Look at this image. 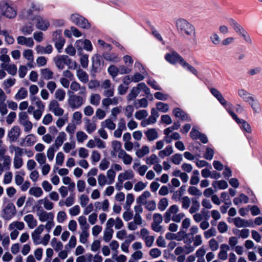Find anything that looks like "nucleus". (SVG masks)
Here are the masks:
<instances>
[{"instance_id":"13","label":"nucleus","mask_w":262,"mask_h":262,"mask_svg":"<svg viewBox=\"0 0 262 262\" xmlns=\"http://www.w3.org/2000/svg\"><path fill=\"white\" fill-rule=\"evenodd\" d=\"M93 69L96 72L100 71L103 67V61L102 57L99 55H95L92 58Z\"/></svg>"},{"instance_id":"32","label":"nucleus","mask_w":262,"mask_h":262,"mask_svg":"<svg viewBox=\"0 0 262 262\" xmlns=\"http://www.w3.org/2000/svg\"><path fill=\"white\" fill-rule=\"evenodd\" d=\"M145 134L149 141H152L158 138V133L155 128L148 129Z\"/></svg>"},{"instance_id":"12","label":"nucleus","mask_w":262,"mask_h":262,"mask_svg":"<svg viewBox=\"0 0 262 262\" xmlns=\"http://www.w3.org/2000/svg\"><path fill=\"white\" fill-rule=\"evenodd\" d=\"M53 40L55 41V45L57 49L60 52L65 42V40L61 35L60 31H56L53 33Z\"/></svg>"},{"instance_id":"50","label":"nucleus","mask_w":262,"mask_h":262,"mask_svg":"<svg viewBox=\"0 0 262 262\" xmlns=\"http://www.w3.org/2000/svg\"><path fill=\"white\" fill-rule=\"evenodd\" d=\"M39 203H42L43 204L44 208L47 210H51L54 207V204L51 202L47 198L39 200Z\"/></svg>"},{"instance_id":"61","label":"nucleus","mask_w":262,"mask_h":262,"mask_svg":"<svg viewBox=\"0 0 262 262\" xmlns=\"http://www.w3.org/2000/svg\"><path fill=\"white\" fill-rule=\"evenodd\" d=\"M139 93L140 92L138 90L137 87H134L127 95V100L128 101L133 100L134 99L136 98L137 96H138Z\"/></svg>"},{"instance_id":"52","label":"nucleus","mask_w":262,"mask_h":262,"mask_svg":"<svg viewBox=\"0 0 262 262\" xmlns=\"http://www.w3.org/2000/svg\"><path fill=\"white\" fill-rule=\"evenodd\" d=\"M212 186L214 188H216V187L217 186V187L219 189H225L228 186L227 182L226 181H225V180H221V181H213L212 182Z\"/></svg>"},{"instance_id":"15","label":"nucleus","mask_w":262,"mask_h":262,"mask_svg":"<svg viewBox=\"0 0 262 262\" xmlns=\"http://www.w3.org/2000/svg\"><path fill=\"white\" fill-rule=\"evenodd\" d=\"M44 230L43 225H40L31 234V237L35 245L40 244V234Z\"/></svg>"},{"instance_id":"28","label":"nucleus","mask_w":262,"mask_h":262,"mask_svg":"<svg viewBox=\"0 0 262 262\" xmlns=\"http://www.w3.org/2000/svg\"><path fill=\"white\" fill-rule=\"evenodd\" d=\"M181 56L179 55L177 52H172L171 53H167L166 54L165 59L171 64H176L179 61Z\"/></svg>"},{"instance_id":"35","label":"nucleus","mask_w":262,"mask_h":262,"mask_svg":"<svg viewBox=\"0 0 262 262\" xmlns=\"http://www.w3.org/2000/svg\"><path fill=\"white\" fill-rule=\"evenodd\" d=\"M148 102L146 98H142L140 99H137L134 101V106L136 108H139L141 107L145 108L148 106Z\"/></svg>"},{"instance_id":"31","label":"nucleus","mask_w":262,"mask_h":262,"mask_svg":"<svg viewBox=\"0 0 262 262\" xmlns=\"http://www.w3.org/2000/svg\"><path fill=\"white\" fill-rule=\"evenodd\" d=\"M101 126L102 128H106L111 130H113L116 128V124L111 118H108L101 123Z\"/></svg>"},{"instance_id":"29","label":"nucleus","mask_w":262,"mask_h":262,"mask_svg":"<svg viewBox=\"0 0 262 262\" xmlns=\"http://www.w3.org/2000/svg\"><path fill=\"white\" fill-rule=\"evenodd\" d=\"M53 51L52 46L50 45H47L46 47H43L40 45L36 47V51L38 54H49Z\"/></svg>"},{"instance_id":"54","label":"nucleus","mask_w":262,"mask_h":262,"mask_svg":"<svg viewBox=\"0 0 262 262\" xmlns=\"http://www.w3.org/2000/svg\"><path fill=\"white\" fill-rule=\"evenodd\" d=\"M159 159L157 156L155 154H152L150 156L146 157V163L147 165H155L159 163Z\"/></svg>"},{"instance_id":"63","label":"nucleus","mask_w":262,"mask_h":262,"mask_svg":"<svg viewBox=\"0 0 262 262\" xmlns=\"http://www.w3.org/2000/svg\"><path fill=\"white\" fill-rule=\"evenodd\" d=\"M237 123L241 124V127L245 132L250 133L252 132V129L249 124L243 119H241L239 122H238Z\"/></svg>"},{"instance_id":"48","label":"nucleus","mask_w":262,"mask_h":262,"mask_svg":"<svg viewBox=\"0 0 262 262\" xmlns=\"http://www.w3.org/2000/svg\"><path fill=\"white\" fill-rule=\"evenodd\" d=\"M96 124L94 122H91L88 119H86L85 128L89 134H92L96 129Z\"/></svg>"},{"instance_id":"37","label":"nucleus","mask_w":262,"mask_h":262,"mask_svg":"<svg viewBox=\"0 0 262 262\" xmlns=\"http://www.w3.org/2000/svg\"><path fill=\"white\" fill-rule=\"evenodd\" d=\"M238 95L246 102H248L252 100L253 97L244 89H240L238 91Z\"/></svg>"},{"instance_id":"62","label":"nucleus","mask_w":262,"mask_h":262,"mask_svg":"<svg viewBox=\"0 0 262 262\" xmlns=\"http://www.w3.org/2000/svg\"><path fill=\"white\" fill-rule=\"evenodd\" d=\"M23 56L30 62H32L34 60V56L32 50L27 49L24 50L23 53Z\"/></svg>"},{"instance_id":"27","label":"nucleus","mask_w":262,"mask_h":262,"mask_svg":"<svg viewBox=\"0 0 262 262\" xmlns=\"http://www.w3.org/2000/svg\"><path fill=\"white\" fill-rule=\"evenodd\" d=\"M134 173L131 169L125 170L120 173L118 176V179L124 181L126 180H131L134 178Z\"/></svg>"},{"instance_id":"64","label":"nucleus","mask_w":262,"mask_h":262,"mask_svg":"<svg viewBox=\"0 0 262 262\" xmlns=\"http://www.w3.org/2000/svg\"><path fill=\"white\" fill-rule=\"evenodd\" d=\"M35 158L40 166L46 164V157L43 153L37 154L35 155Z\"/></svg>"},{"instance_id":"11","label":"nucleus","mask_w":262,"mask_h":262,"mask_svg":"<svg viewBox=\"0 0 262 262\" xmlns=\"http://www.w3.org/2000/svg\"><path fill=\"white\" fill-rule=\"evenodd\" d=\"M59 103L56 100H52L49 105V109L52 111L55 116H60L63 114V110L59 107Z\"/></svg>"},{"instance_id":"3","label":"nucleus","mask_w":262,"mask_h":262,"mask_svg":"<svg viewBox=\"0 0 262 262\" xmlns=\"http://www.w3.org/2000/svg\"><path fill=\"white\" fill-rule=\"evenodd\" d=\"M0 12L1 14L9 18H13L17 15L16 11L6 2L0 3Z\"/></svg>"},{"instance_id":"43","label":"nucleus","mask_w":262,"mask_h":262,"mask_svg":"<svg viewBox=\"0 0 262 262\" xmlns=\"http://www.w3.org/2000/svg\"><path fill=\"white\" fill-rule=\"evenodd\" d=\"M179 63L181 64L182 67L184 68H186L189 71L191 72L192 73L196 74L197 73V71L196 69L193 67L192 66L187 63L181 56L180 57L179 61Z\"/></svg>"},{"instance_id":"34","label":"nucleus","mask_w":262,"mask_h":262,"mask_svg":"<svg viewBox=\"0 0 262 262\" xmlns=\"http://www.w3.org/2000/svg\"><path fill=\"white\" fill-rule=\"evenodd\" d=\"M41 77L45 80H50L53 78V72L48 68H45L40 70Z\"/></svg>"},{"instance_id":"4","label":"nucleus","mask_w":262,"mask_h":262,"mask_svg":"<svg viewBox=\"0 0 262 262\" xmlns=\"http://www.w3.org/2000/svg\"><path fill=\"white\" fill-rule=\"evenodd\" d=\"M100 88L103 90V95L106 97H112L114 95L115 88L109 79H105L101 82Z\"/></svg>"},{"instance_id":"7","label":"nucleus","mask_w":262,"mask_h":262,"mask_svg":"<svg viewBox=\"0 0 262 262\" xmlns=\"http://www.w3.org/2000/svg\"><path fill=\"white\" fill-rule=\"evenodd\" d=\"M56 66L60 70L64 68V64L68 65L71 63V60L67 55H59L54 59Z\"/></svg>"},{"instance_id":"49","label":"nucleus","mask_w":262,"mask_h":262,"mask_svg":"<svg viewBox=\"0 0 262 262\" xmlns=\"http://www.w3.org/2000/svg\"><path fill=\"white\" fill-rule=\"evenodd\" d=\"M54 97L56 100L62 101L66 97V92L62 89H58L55 92Z\"/></svg>"},{"instance_id":"16","label":"nucleus","mask_w":262,"mask_h":262,"mask_svg":"<svg viewBox=\"0 0 262 262\" xmlns=\"http://www.w3.org/2000/svg\"><path fill=\"white\" fill-rule=\"evenodd\" d=\"M20 134V128L18 126H14L11 128L8 134V137L10 142H15L19 138Z\"/></svg>"},{"instance_id":"19","label":"nucleus","mask_w":262,"mask_h":262,"mask_svg":"<svg viewBox=\"0 0 262 262\" xmlns=\"http://www.w3.org/2000/svg\"><path fill=\"white\" fill-rule=\"evenodd\" d=\"M6 152V149L0 150V161H3L4 167L8 170L10 169L11 158L9 156L5 155Z\"/></svg>"},{"instance_id":"18","label":"nucleus","mask_w":262,"mask_h":262,"mask_svg":"<svg viewBox=\"0 0 262 262\" xmlns=\"http://www.w3.org/2000/svg\"><path fill=\"white\" fill-rule=\"evenodd\" d=\"M179 211V207L176 205L171 206L169 209L166 211L164 215V222L168 223L171 220V214H176Z\"/></svg>"},{"instance_id":"39","label":"nucleus","mask_w":262,"mask_h":262,"mask_svg":"<svg viewBox=\"0 0 262 262\" xmlns=\"http://www.w3.org/2000/svg\"><path fill=\"white\" fill-rule=\"evenodd\" d=\"M149 153V148L146 145H144L141 148L138 149L136 151V155L139 158H142L145 155H148Z\"/></svg>"},{"instance_id":"53","label":"nucleus","mask_w":262,"mask_h":262,"mask_svg":"<svg viewBox=\"0 0 262 262\" xmlns=\"http://www.w3.org/2000/svg\"><path fill=\"white\" fill-rule=\"evenodd\" d=\"M28 95V91L24 88H21L15 96L16 100H21L25 99Z\"/></svg>"},{"instance_id":"57","label":"nucleus","mask_w":262,"mask_h":262,"mask_svg":"<svg viewBox=\"0 0 262 262\" xmlns=\"http://www.w3.org/2000/svg\"><path fill=\"white\" fill-rule=\"evenodd\" d=\"M188 192L191 195L200 197L202 195V191L197 187L194 186H190L188 188Z\"/></svg>"},{"instance_id":"5","label":"nucleus","mask_w":262,"mask_h":262,"mask_svg":"<svg viewBox=\"0 0 262 262\" xmlns=\"http://www.w3.org/2000/svg\"><path fill=\"white\" fill-rule=\"evenodd\" d=\"M36 208H37V215L40 222H48L54 220V215L52 212L45 211L39 205H36Z\"/></svg>"},{"instance_id":"20","label":"nucleus","mask_w":262,"mask_h":262,"mask_svg":"<svg viewBox=\"0 0 262 262\" xmlns=\"http://www.w3.org/2000/svg\"><path fill=\"white\" fill-rule=\"evenodd\" d=\"M18 44L25 45L28 47H32L34 45L33 39L31 37H26L24 36H19L17 38Z\"/></svg>"},{"instance_id":"44","label":"nucleus","mask_w":262,"mask_h":262,"mask_svg":"<svg viewBox=\"0 0 262 262\" xmlns=\"http://www.w3.org/2000/svg\"><path fill=\"white\" fill-rule=\"evenodd\" d=\"M179 63L181 64L182 67L184 68H186L189 71L191 72L192 73L196 74L197 73V71L196 69L193 67L192 66L187 63L181 56L180 57L179 61Z\"/></svg>"},{"instance_id":"9","label":"nucleus","mask_w":262,"mask_h":262,"mask_svg":"<svg viewBox=\"0 0 262 262\" xmlns=\"http://www.w3.org/2000/svg\"><path fill=\"white\" fill-rule=\"evenodd\" d=\"M34 19V21L36 23V27L39 30L46 31L50 26L49 21L40 16H36Z\"/></svg>"},{"instance_id":"59","label":"nucleus","mask_w":262,"mask_h":262,"mask_svg":"<svg viewBox=\"0 0 262 262\" xmlns=\"http://www.w3.org/2000/svg\"><path fill=\"white\" fill-rule=\"evenodd\" d=\"M78 221L81 227V230L89 229L90 226L87 223L86 219L84 216H80L78 217Z\"/></svg>"},{"instance_id":"8","label":"nucleus","mask_w":262,"mask_h":262,"mask_svg":"<svg viewBox=\"0 0 262 262\" xmlns=\"http://www.w3.org/2000/svg\"><path fill=\"white\" fill-rule=\"evenodd\" d=\"M3 217L5 220H10L16 213V209L14 204L12 203H8L3 209Z\"/></svg>"},{"instance_id":"47","label":"nucleus","mask_w":262,"mask_h":262,"mask_svg":"<svg viewBox=\"0 0 262 262\" xmlns=\"http://www.w3.org/2000/svg\"><path fill=\"white\" fill-rule=\"evenodd\" d=\"M230 24L232 27L234 31L239 35L245 29L234 19H231L230 20Z\"/></svg>"},{"instance_id":"56","label":"nucleus","mask_w":262,"mask_h":262,"mask_svg":"<svg viewBox=\"0 0 262 262\" xmlns=\"http://www.w3.org/2000/svg\"><path fill=\"white\" fill-rule=\"evenodd\" d=\"M24 141L27 146H31L36 142V137L34 135L30 134L25 137Z\"/></svg>"},{"instance_id":"1","label":"nucleus","mask_w":262,"mask_h":262,"mask_svg":"<svg viewBox=\"0 0 262 262\" xmlns=\"http://www.w3.org/2000/svg\"><path fill=\"white\" fill-rule=\"evenodd\" d=\"M176 29L182 34L189 37L195 38L196 35L195 28L188 20L179 18L175 22Z\"/></svg>"},{"instance_id":"30","label":"nucleus","mask_w":262,"mask_h":262,"mask_svg":"<svg viewBox=\"0 0 262 262\" xmlns=\"http://www.w3.org/2000/svg\"><path fill=\"white\" fill-rule=\"evenodd\" d=\"M175 117L180 118L183 120L190 121V118L187 114L180 108H176L173 111Z\"/></svg>"},{"instance_id":"40","label":"nucleus","mask_w":262,"mask_h":262,"mask_svg":"<svg viewBox=\"0 0 262 262\" xmlns=\"http://www.w3.org/2000/svg\"><path fill=\"white\" fill-rule=\"evenodd\" d=\"M10 149H11V152L13 151L15 152L14 157H21L22 155L24 153V151L27 152L26 149L14 145L10 146Z\"/></svg>"},{"instance_id":"10","label":"nucleus","mask_w":262,"mask_h":262,"mask_svg":"<svg viewBox=\"0 0 262 262\" xmlns=\"http://www.w3.org/2000/svg\"><path fill=\"white\" fill-rule=\"evenodd\" d=\"M70 90L71 92L74 93L79 91V94L86 96L87 92L86 87L84 85H81L79 83L76 81H73L70 84Z\"/></svg>"},{"instance_id":"21","label":"nucleus","mask_w":262,"mask_h":262,"mask_svg":"<svg viewBox=\"0 0 262 262\" xmlns=\"http://www.w3.org/2000/svg\"><path fill=\"white\" fill-rule=\"evenodd\" d=\"M24 221L27 223L30 229L34 228L37 225V221L33 215L29 214L24 217Z\"/></svg>"},{"instance_id":"38","label":"nucleus","mask_w":262,"mask_h":262,"mask_svg":"<svg viewBox=\"0 0 262 262\" xmlns=\"http://www.w3.org/2000/svg\"><path fill=\"white\" fill-rule=\"evenodd\" d=\"M101 96L97 93L92 94L90 97V102L91 104L98 106L100 102Z\"/></svg>"},{"instance_id":"17","label":"nucleus","mask_w":262,"mask_h":262,"mask_svg":"<svg viewBox=\"0 0 262 262\" xmlns=\"http://www.w3.org/2000/svg\"><path fill=\"white\" fill-rule=\"evenodd\" d=\"M119 102V98L118 97H106L102 100V107L105 109H108L110 105H117Z\"/></svg>"},{"instance_id":"60","label":"nucleus","mask_w":262,"mask_h":262,"mask_svg":"<svg viewBox=\"0 0 262 262\" xmlns=\"http://www.w3.org/2000/svg\"><path fill=\"white\" fill-rule=\"evenodd\" d=\"M103 57L105 60L115 63L120 60L117 56L114 54L105 53L103 54Z\"/></svg>"},{"instance_id":"23","label":"nucleus","mask_w":262,"mask_h":262,"mask_svg":"<svg viewBox=\"0 0 262 262\" xmlns=\"http://www.w3.org/2000/svg\"><path fill=\"white\" fill-rule=\"evenodd\" d=\"M229 249V245L225 244H222L220 246V251L217 255L218 258L223 260L227 259L228 257L227 251Z\"/></svg>"},{"instance_id":"26","label":"nucleus","mask_w":262,"mask_h":262,"mask_svg":"<svg viewBox=\"0 0 262 262\" xmlns=\"http://www.w3.org/2000/svg\"><path fill=\"white\" fill-rule=\"evenodd\" d=\"M76 76L80 81L82 83H86L89 82V76L88 73L79 68L76 71Z\"/></svg>"},{"instance_id":"42","label":"nucleus","mask_w":262,"mask_h":262,"mask_svg":"<svg viewBox=\"0 0 262 262\" xmlns=\"http://www.w3.org/2000/svg\"><path fill=\"white\" fill-rule=\"evenodd\" d=\"M179 63L181 64L182 67L184 68H186L189 71L191 72L192 73L196 74L197 73V71L196 69L193 67L192 66L187 63L181 56L180 57L179 61Z\"/></svg>"},{"instance_id":"41","label":"nucleus","mask_w":262,"mask_h":262,"mask_svg":"<svg viewBox=\"0 0 262 262\" xmlns=\"http://www.w3.org/2000/svg\"><path fill=\"white\" fill-rule=\"evenodd\" d=\"M150 196V192L148 191H145L137 198V202L140 205H145L147 203V199Z\"/></svg>"},{"instance_id":"58","label":"nucleus","mask_w":262,"mask_h":262,"mask_svg":"<svg viewBox=\"0 0 262 262\" xmlns=\"http://www.w3.org/2000/svg\"><path fill=\"white\" fill-rule=\"evenodd\" d=\"M113 229L105 228L104 231L103 240L106 243L110 242L113 237Z\"/></svg>"},{"instance_id":"24","label":"nucleus","mask_w":262,"mask_h":262,"mask_svg":"<svg viewBox=\"0 0 262 262\" xmlns=\"http://www.w3.org/2000/svg\"><path fill=\"white\" fill-rule=\"evenodd\" d=\"M210 91L212 95L217 99V100L221 103L222 105L225 106L228 104L227 102L223 97L221 92L216 89L211 88Z\"/></svg>"},{"instance_id":"55","label":"nucleus","mask_w":262,"mask_h":262,"mask_svg":"<svg viewBox=\"0 0 262 262\" xmlns=\"http://www.w3.org/2000/svg\"><path fill=\"white\" fill-rule=\"evenodd\" d=\"M24 35H30L34 30L33 25L31 23L26 24L20 29Z\"/></svg>"},{"instance_id":"33","label":"nucleus","mask_w":262,"mask_h":262,"mask_svg":"<svg viewBox=\"0 0 262 262\" xmlns=\"http://www.w3.org/2000/svg\"><path fill=\"white\" fill-rule=\"evenodd\" d=\"M20 17L23 19H26L29 20H34V18L32 14V10L31 9H24L20 14Z\"/></svg>"},{"instance_id":"46","label":"nucleus","mask_w":262,"mask_h":262,"mask_svg":"<svg viewBox=\"0 0 262 262\" xmlns=\"http://www.w3.org/2000/svg\"><path fill=\"white\" fill-rule=\"evenodd\" d=\"M173 152L171 146H167L164 149L160 150L159 152L158 155L161 158H164L165 157H168L172 154Z\"/></svg>"},{"instance_id":"14","label":"nucleus","mask_w":262,"mask_h":262,"mask_svg":"<svg viewBox=\"0 0 262 262\" xmlns=\"http://www.w3.org/2000/svg\"><path fill=\"white\" fill-rule=\"evenodd\" d=\"M235 226L238 228L252 227H253V222L252 220H246L239 217L233 219Z\"/></svg>"},{"instance_id":"22","label":"nucleus","mask_w":262,"mask_h":262,"mask_svg":"<svg viewBox=\"0 0 262 262\" xmlns=\"http://www.w3.org/2000/svg\"><path fill=\"white\" fill-rule=\"evenodd\" d=\"M118 157L122 161L125 165H130L133 161L132 157L128 154L124 150L118 153Z\"/></svg>"},{"instance_id":"45","label":"nucleus","mask_w":262,"mask_h":262,"mask_svg":"<svg viewBox=\"0 0 262 262\" xmlns=\"http://www.w3.org/2000/svg\"><path fill=\"white\" fill-rule=\"evenodd\" d=\"M192 205L189 209V212L191 214H193L199 211L200 207V205L199 201L196 198H192Z\"/></svg>"},{"instance_id":"2","label":"nucleus","mask_w":262,"mask_h":262,"mask_svg":"<svg viewBox=\"0 0 262 262\" xmlns=\"http://www.w3.org/2000/svg\"><path fill=\"white\" fill-rule=\"evenodd\" d=\"M68 94L69 95L68 103L69 106L72 110L77 109L84 103L86 96L76 94L70 91L68 92Z\"/></svg>"},{"instance_id":"25","label":"nucleus","mask_w":262,"mask_h":262,"mask_svg":"<svg viewBox=\"0 0 262 262\" xmlns=\"http://www.w3.org/2000/svg\"><path fill=\"white\" fill-rule=\"evenodd\" d=\"M67 139L66 134L62 132H60L55 140L54 143L52 145L56 148V150L62 145L64 141Z\"/></svg>"},{"instance_id":"36","label":"nucleus","mask_w":262,"mask_h":262,"mask_svg":"<svg viewBox=\"0 0 262 262\" xmlns=\"http://www.w3.org/2000/svg\"><path fill=\"white\" fill-rule=\"evenodd\" d=\"M29 193L36 198H39L42 195L43 191L39 187H32L30 188Z\"/></svg>"},{"instance_id":"51","label":"nucleus","mask_w":262,"mask_h":262,"mask_svg":"<svg viewBox=\"0 0 262 262\" xmlns=\"http://www.w3.org/2000/svg\"><path fill=\"white\" fill-rule=\"evenodd\" d=\"M25 228V224L22 222L15 221L11 223L9 226V229L13 230L14 228L19 230H21Z\"/></svg>"},{"instance_id":"6","label":"nucleus","mask_w":262,"mask_h":262,"mask_svg":"<svg viewBox=\"0 0 262 262\" xmlns=\"http://www.w3.org/2000/svg\"><path fill=\"white\" fill-rule=\"evenodd\" d=\"M71 19L77 26L82 28L89 29L90 28V24L88 20L78 14H72L71 16Z\"/></svg>"}]
</instances>
